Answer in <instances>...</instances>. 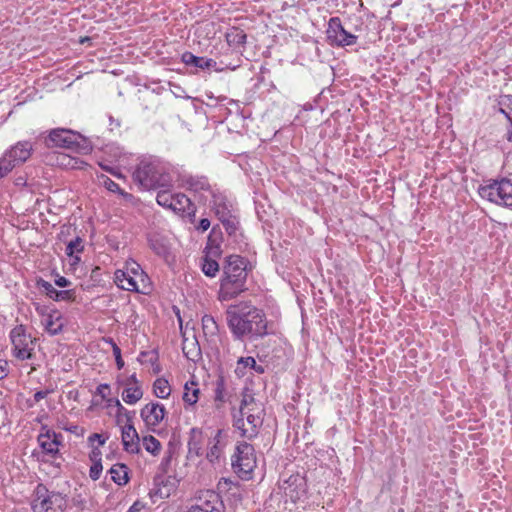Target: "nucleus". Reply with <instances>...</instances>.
Segmentation results:
<instances>
[{
    "label": "nucleus",
    "mask_w": 512,
    "mask_h": 512,
    "mask_svg": "<svg viewBox=\"0 0 512 512\" xmlns=\"http://www.w3.org/2000/svg\"><path fill=\"white\" fill-rule=\"evenodd\" d=\"M227 322L233 334L241 338L245 335L262 337L267 334V323L264 313L252 306H229Z\"/></svg>",
    "instance_id": "f257e3e1"
},
{
    "label": "nucleus",
    "mask_w": 512,
    "mask_h": 512,
    "mask_svg": "<svg viewBox=\"0 0 512 512\" xmlns=\"http://www.w3.org/2000/svg\"><path fill=\"white\" fill-rule=\"evenodd\" d=\"M247 262L239 255L226 258L223 268L224 277L221 279L218 299L221 302L230 301L241 294L246 288Z\"/></svg>",
    "instance_id": "f03ea898"
},
{
    "label": "nucleus",
    "mask_w": 512,
    "mask_h": 512,
    "mask_svg": "<svg viewBox=\"0 0 512 512\" xmlns=\"http://www.w3.org/2000/svg\"><path fill=\"white\" fill-rule=\"evenodd\" d=\"M133 180L145 190L164 187L170 182L169 175L164 172L163 167L150 161H142L138 165L133 173Z\"/></svg>",
    "instance_id": "7ed1b4c3"
},
{
    "label": "nucleus",
    "mask_w": 512,
    "mask_h": 512,
    "mask_svg": "<svg viewBox=\"0 0 512 512\" xmlns=\"http://www.w3.org/2000/svg\"><path fill=\"white\" fill-rule=\"evenodd\" d=\"M45 142L48 147L75 149L81 153H88L91 149L89 144L79 134L67 129L51 131Z\"/></svg>",
    "instance_id": "20e7f679"
},
{
    "label": "nucleus",
    "mask_w": 512,
    "mask_h": 512,
    "mask_svg": "<svg viewBox=\"0 0 512 512\" xmlns=\"http://www.w3.org/2000/svg\"><path fill=\"white\" fill-rule=\"evenodd\" d=\"M479 194L483 199L504 206H512V178L481 186Z\"/></svg>",
    "instance_id": "39448f33"
},
{
    "label": "nucleus",
    "mask_w": 512,
    "mask_h": 512,
    "mask_svg": "<svg viewBox=\"0 0 512 512\" xmlns=\"http://www.w3.org/2000/svg\"><path fill=\"white\" fill-rule=\"evenodd\" d=\"M235 473L242 479H249L256 467V455L254 448L247 442H240L232 460Z\"/></svg>",
    "instance_id": "423d86ee"
},
{
    "label": "nucleus",
    "mask_w": 512,
    "mask_h": 512,
    "mask_svg": "<svg viewBox=\"0 0 512 512\" xmlns=\"http://www.w3.org/2000/svg\"><path fill=\"white\" fill-rule=\"evenodd\" d=\"M32 144L28 141H20L6 151L0 158V177L6 176L15 166L26 162L32 152Z\"/></svg>",
    "instance_id": "0eeeda50"
},
{
    "label": "nucleus",
    "mask_w": 512,
    "mask_h": 512,
    "mask_svg": "<svg viewBox=\"0 0 512 512\" xmlns=\"http://www.w3.org/2000/svg\"><path fill=\"white\" fill-rule=\"evenodd\" d=\"M10 339L13 345V354L17 359L26 360L32 357L33 341L23 325H18L11 330Z\"/></svg>",
    "instance_id": "6e6552de"
},
{
    "label": "nucleus",
    "mask_w": 512,
    "mask_h": 512,
    "mask_svg": "<svg viewBox=\"0 0 512 512\" xmlns=\"http://www.w3.org/2000/svg\"><path fill=\"white\" fill-rule=\"evenodd\" d=\"M187 512H226L221 496L214 491H204L197 498V503L191 505Z\"/></svg>",
    "instance_id": "1a4fd4ad"
},
{
    "label": "nucleus",
    "mask_w": 512,
    "mask_h": 512,
    "mask_svg": "<svg viewBox=\"0 0 512 512\" xmlns=\"http://www.w3.org/2000/svg\"><path fill=\"white\" fill-rule=\"evenodd\" d=\"M327 38L331 44L338 46H349L356 42L357 37L347 32L341 24V21L337 17H333L329 20L327 28Z\"/></svg>",
    "instance_id": "9d476101"
},
{
    "label": "nucleus",
    "mask_w": 512,
    "mask_h": 512,
    "mask_svg": "<svg viewBox=\"0 0 512 512\" xmlns=\"http://www.w3.org/2000/svg\"><path fill=\"white\" fill-rule=\"evenodd\" d=\"M262 423L263 417L259 415H234V427L242 437L247 439H252L258 435Z\"/></svg>",
    "instance_id": "9b49d317"
},
{
    "label": "nucleus",
    "mask_w": 512,
    "mask_h": 512,
    "mask_svg": "<svg viewBox=\"0 0 512 512\" xmlns=\"http://www.w3.org/2000/svg\"><path fill=\"white\" fill-rule=\"evenodd\" d=\"M114 281L116 285L123 290L145 293L139 285V281L142 283L145 281L144 273L131 275L128 271L117 270L114 274Z\"/></svg>",
    "instance_id": "f8f14e48"
},
{
    "label": "nucleus",
    "mask_w": 512,
    "mask_h": 512,
    "mask_svg": "<svg viewBox=\"0 0 512 512\" xmlns=\"http://www.w3.org/2000/svg\"><path fill=\"white\" fill-rule=\"evenodd\" d=\"M166 415L164 405L158 402L146 404L140 411V416L148 427L159 425Z\"/></svg>",
    "instance_id": "ddd939ff"
},
{
    "label": "nucleus",
    "mask_w": 512,
    "mask_h": 512,
    "mask_svg": "<svg viewBox=\"0 0 512 512\" xmlns=\"http://www.w3.org/2000/svg\"><path fill=\"white\" fill-rule=\"evenodd\" d=\"M38 443L44 453L55 456L59 452V446L62 443V435L47 429L45 432L39 434Z\"/></svg>",
    "instance_id": "4468645a"
},
{
    "label": "nucleus",
    "mask_w": 512,
    "mask_h": 512,
    "mask_svg": "<svg viewBox=\"0 0 512 512\" xmlns=\"http://www.w3.org/2000/svg\"><path fill=\"white\" fill-rule=\"evenodd\" d=\"M121 438L126 452L132 454L140 452V437L133 423H126L121 427Z\"/></svg>",
    "instance_id": "2eb2a0df"
},
{
    "label": "nucleus",
    "mask_w": 512,
    "mask_h": 512,
    "mask_svg": "<svg viewBox=\"0 0 512 512\" xmlns=\"http://www.w3.org/2000/svg\"><path fill=\"white\" fill-rule=\"evenodd\" d=\"M176 491V480L167 477L164 479H157L154 488L150 491V497L156 502L157 499L169 498Z\"/></svg>",
    "instance_id": "dca6fc26"
},
{
    "label": "nucleus",
    "mask_w": 512,
    "mask_h": 512,
    "mask_svg": "<svg viewBox=\"0 0 512 512\" xmlns=\"http://www.w3.org/2000/svg\"><path fill=\"white\" fill-rule=\"evenodd\" d=\"M51 492L42 484L37 485L34 498L32 500V509L34 512H47L51 509Z\"/></svg>",
    "instance_id": "f3484780"
},
{
    "label": "nucleus",
    "mask_w": 512,
    "mask_h": 512,
    "mask_svg": "<svg viewBox=\"0 0 512 512\" xmlns=\"http://www.w3.org/2000/svg\"><path fill=\"white\" fill-rule=\"evenodd\" d=\"M250 414L259 415L263 417L264 409L262 407V404L257 402L252 394L244 393L241 400L238 415L247 416Z\"/></svg>",
    "instance_id": "a211bd4d"
},
{
    "label": "nucleus",
    "mask_w": 512,
    "mask_h": 512,
    "mask_svg": "<svg viewBox=\"0 0 512 512\" xmlns=\"http://www.w3.org/2000/svg\"><path fill=\"white\" fill-rule=\"evenodd\" d=\"M41 287L44 289L47 296L55 301H74V290H57L51 283L43 281Z\"/></svg>",
    "instance_id": "6ab92c4d"
},
{
    "label": "nucleus",
    "mask_w": 512,
    "mask_h": 512,
    "mask_svg": "<svg viewBox=\"0 0 512 512\" xmlns=\"http://www.w3.org/2000/svg\"><path fill=\"white\" fill-rule=\"evenodd\" d=\"M182 61L186 65H194L202 70L215 68L217 64L216 61L211 58L198 57L190 52H185L182 55Z\"/></svg>",
    "instance_id": "aec40b11"
},
{
    "label": "nucleus",
    "mask_w": 512,
    "mask_h": 512,
    "mask_svg": "<svg viewBox=\"0 0 512 512\" xmlns=\"http://www.w3.org/2000/svg\"><path fill=\"white\" fill-rule=\"evenodd\" d=\"M42 324L50 335H57L63 328L61 315L57 312L45 315L43 317Z\"/></svg>",
    "instance_id": "412c9836"
},
{
    "label": "nucleus",
    "mask_w": 512,
    "mask_h": 512,
    "mask_svg": "<svg viewBox=\"0 0 512 512\" xmlns=\"http://www.w3.org/2000/svg\"><path fill=\"white\" fill-rule=\"evenodd\" d=\"M151 249L160 257L167 259L170 255V245L168 241L160 236H152L149 239Z\"/></svg>",
    "instance_id": "4be33fe9"
},
{
    "label": "nucleus",
    "mask_w": 512,
    "mask_h": 512,
    "mask_svg": "<svg viewBox=\"0 0 512 512\" xmlns=\"http://www.w3.org/2000/svg\"><path fill=\"white\" fill-rule=\"evenodd\" d=\"M109 473L111 474V479L120 486L127 484L129 481L128 467L124 464H114L110 468Z\"/></svg>",
    "instance_id": "5701e85b"
},
{
    "label": "nucleus",
    "mask_w": 512,
    "mask_h": 512,
    "mask_svg": "<svg viewBox=\"0 0 512 512\" xmlns=\"http://www.w3.org/2000/svg\"><path fill=\"white\" fill-rule=\"evenodd\" d=\"M222 438H223L222 431L218 430L216 435L211 440V442H210L211 446L209 448V451L207 452V458L210 460V462H213V461L219 459V457L222 453L223 447H224Z\"/></svg>",
    "instance_id": "b1692460"
},
{
    "label": "nucleus",
    "mask_w": 512,
    "mask_h": 512,
    "mask_svg": "<svg viewBox=\"0 0 512 512\" xmlns=\"http://www.w3.org/2000/svg\"><path fill=\"white\" fill-rule=\"evenodd\" d=\"M200 390L198 388V384L195 381L187 382L184 385V393H183V401L192 406L197 403L199 398Z\"/></svg>",
    "instance_id": "393cba45"
},
{
    "label": "nucleus",
    "mask_w": 512,
    "mask_h": 512,
    "mask_svg": "<svg viewBox=\"0 0 512 512\" xmlns=\"http://www.w3.org/2000/svg\"><path fill=\"white\" fill-rule=\"evenodd\" d=\"M143 396V391L139 385H135L132 387H127L122 392V399L127 404H135L137 403Z\"/></svg>",
    "instance_id": "a878e982"
},
{
    "label": "nucleus",
    "mask_w": 512,
    "mask_h": 512,
    "mask_svg": "<svg viewBox=\"0 0 512 512\" xmlns=\"http://www.w3.org/2000/svg\"><path fill=\"white\" fill-rule=\"evenodd\" d=\"M57 164L70 169H82L86 163L67 154L57 155Z\"/></svg>",
    "instance_id": "bb28decb"
},
{
    "label": "nucleus",
    "mask_w": 512,
    "mask_h": 512,
    "mask_svg": "<svg viewBox=\"0 0 512 512\" xmlns=\"http://www.w3.org/2000/svg\"><path fill=\"white\" fill-rule=\"evenodd\" d=\"M182 350L185 356L192 361L197 360L200 356V348L197 342L194 340L189 341L187 338H185L183 341Z\"/></svg>",
    "instance_id": "cd10ccee"
},
{
    "label": "nucleus",
    "mask_w": 512,
    "mask_h": 512,
    "mask_svg": "<svg viewBox=\"0 0 512 512\" xmlns=\"http://www.w3.org/2000/svg\"><path fill=\"white\" fill-rule=\"evenodd\" d=\"M143 447L147 452L152 454L153 456H157L161 451V443L158 439H156L152 435L144 436L142 438Z\"/></svg>",
    "instance_id": "c85d7f7f"
},
{
    "label": "nucleus",
    "mask_w": 512,
    "mask_h": 512,
    "mask_svg": "<svg viewBox=\"0 0 512 512\" xmlns=\"http://www.w3.org/2000/svg\"><path fill=\"white\" fill-rule=\"evenodd\" d=\"M154 394L158 398H167L171 393L169 382L164 378H158L153 384Z\"/></svg>",
    "instance_id": "c756f323"
},
{
    "label": "nucleus",
    "mask_w": 512,
    "mask_h": 512,
    "mask_svg": "<svg viewBox=\"0 0 512 512\" xmlns=\"http://www.w3.org/2000/svg\"><path fill=\"white\" fill-rule=\"evenodd\" d=\"M83 248L82 239L80 237H76L67 244L65 251L69 257L74 258V262H77L80 258L75 254L82 252Z\"/></svg>",
    "instance_id": "7c9ffc66"
},
{
    "label": "nucleus",
    "mask_w": 512,
    "mask_h": 512,
    "mask_svg": "<svg viewBox=\"0 0 512 512\" xmlns=\"http://www.w3.org/2000/svg\"><path fill=\"white\" fill-rule=\"evenodd\" d=\"M202 328L206 336H216L218 333V325L215 319L210 315L202 317Z\"/></svg>",
    "instance_id": "2f4dec72"
},
{
    "label": "nucleus",
    "mask_w": 512,
    "mask_h": 512,
    "mask_svg": "<svg viewBox=\"0 0 512 512\" xmlns=\"http://www.w3.org/2000/svg\"><path fill=\"white\" fill-rule=\"evenodd\" d=\"M226 40L229 45L239 46L246 42V34L240 29L233 28L226 34Z\"/></svg>",
    "instance_id": "473e14b6"
},
{
    "label": "nucleus",
    "mask_w": 512,
    "mask_h": 512,
    "mask_svg": "<svg viewBox=\"0 0 512 512\" xmlns=\"http://www.w3.org/2000/svg\"><path fill=\"white\" fill-rule=\"evenodd\" d=\"M202 271L206 276L214 277L219 271V264L208 256L203 258Z\"/></svg>",
    "instance_id": "72a5a7b5"
},
{
    "label": "nucleus",
    "mask_w": 512,
    "mask_h": 512,
    "mask_svg": "<svg viewBox=\"0 0 512 512\" xmlns=\"http://www.w3.org/2000/svg\"><path fill=\"white\" fill-rule=\"evenodd\" d=\"M173 200V205H171L170 209L175 212H184L190 203V200L181 193L175 194Z\"/></svg>",
    "instance_id": "f704fd0d"
},
{
    "label": "nucleus",
    "mask_w": 512,
    "mask_h": 512,
    "mask_svg": "<svg viewBox=\"0 0 512 512\" xmlns=\"http://www.w3.org/2000/svg\"><path fill=\"white\" fill-rule=\"evenodd\" d=\"M225 401V383L223 377H219L215 383V403L216 407L220 408V405Z\"/></svg>",
    "instance_id": "c9c22d12"
},
{
    "label": "nucleus",
    "mask_w": 512,
    "mask_h": 512,
    "mask_svg": "<svg viewBox=\"0 0 512 512\" xmlns=\"http://www.w3.org/2000/svg\"><path fill=\"white\" fill-rule=\"evenodd\" d=\"M500 111L506 116L508 120H512V96L505 95L499 101Z\"/></svg>",
    "instance_id": "e433bc0d"
},
{
    "label": "nucleus",
    "mask_w": 512,
    "mask_h": 512,
    "mask_svg": "<svg viewBox=\"0 0 512 512\" xmlns=\"http://www.w3.org/2000/svg\"><path fill=\"white\" fill-rule=\"evenodd\" d=\"M175 194L171 193L169 190H160L157 193V203L163 207L169 208L173 205V197Z\"/></svg>",
    "instance_id": "4c0bfd02"
},
{
    "label": "nucleus",
    "mask_w": 512,
    "mask_h": 512,
    "mask_svg": "<svg viewBox=\"0 0 512 512\" xmlns=\"http://www.w3.org/2000/svg\"><path fill=\"white\" fill-rule=\"evenodd\" d=\"M255 359L253 357H241L238 359L237 361V367H236V370L235 372L240 375V376H243L245 374V369L247 367L251 368V367H254L255 366Z\"/></svg>",
    "instance_id": "58836bf2"
},
{
    "label": "nucleus",
    "mask_w": 512,
    "mask_h": 512,
    "mask_svg": "<svg viewBox=\"0 0 512 512\" xmlns=\"http://www.w3.org/2000/svg\"><path fill=\"white\" fill-rule=\"evenodd\" d=\"M51 509L63 510L66 507L65 496L59 492H51Z\"/></svg>",
    "instance_id": "ea45409f"
},
{
    "label": "nucleus",
    "mask_w": 512,
    "mask_h": 512,
    "mask_svg": "<svg viewBox=\"0 0 512 512\" xmlns=\"http://www.w3.org/2000/svg\"><path fill=\"white\" fill-rule=\"evenodd\" d=\"M189 185L195 191L208 190L209 189V183H208V181L205 178L191 179L189 181Z\"/></svg>",
    "instance_id": "a19ab883"
},
{
    "label": "nucleus",
    "mask_w": 512,
    "mask_h": 512,
    "mask_svg": "<svg viewBox=\"0 0 512 512\" xmlns=\"http://www.w3.org/2000/svg\"><path fill=\"white\" fill-rule=\"evenodd\" d=\"M116 406H117V414L116 415H121V417H125L126 423H132V418H133L134 412H130L126 408H124L119 400H116Z\"/></svg>",
    "instance_id": "79ce46f5"
},
{
    "label": "nucleus",
    "mask_w": 512,
    "mask_h": 512,
    "mask_svg": "<svg viewBox=\"0 0 512 512\" xmlns=\"http://www.w3.org/2000/svg\"><path fill=\"white\" fill-rule=\"evenodd\" d=\"M110 343L112 344L113 355L115 357L117 368L122 369L124 367V361L121 356V349L113 342L112 339H110Z\"/></svg>",
    "instance_id": "37998d69"
},
{
    "label": "nucleus",
    "mask_w": 512,
    "mask_h": 512,
    "mask_svg": "<svg viewBox=\"0 0 512 512\" xmlns=\"http://www.w3.org/2000/svg\"><path fill=\"white\" fill-rule=\"evenodd\" d=\"M102 464L99 461L93 462L92 466L90 467L89 476L92 480L96 481L99 479L101 472H102Z\"/></svg>",
    "instance_id": "c03bdc74"
},
{
    "label": "nucleus",
    "mask_w": 512,
    "mask_h": 512,
    "mask_svg": "<svg viewBox=\"0 0 512 512\" xmlns=\"http://www.w3.org/2000/svg\"><path fill=\"white\" fill-rule=\"evenodd\" d=\"M125 271H128L131 275H136V273H144L141 270L139 264H137L136 262L127 263Z\"/></svg>",
    "instance_id": "a18cd8bd"
},
{
    "label": "nucleus",
    "mask_w": 512,
    "mask_h": 512,
    "mask_svg": "<svg viewBox=\"0 0 512 512\" xmlns=\"http://www.w3.org/2000/svg\"><path fill=\"white\" fill-rule=\"evenodd\" d=\"M9 372L8 362L6 360L0 359V380L4 379Z\"/></svg>",
    "instance_id": "49530a36"
},
{
    "label": "nucleus",
    "mask_w": 512,
    "mask_h": 512,
    "mask_svg": "<svg viewBox=\"0 0 512 512\" xmlns=\"http://www.w3.org/2000/svg\"><path fill=\"white\" fill-rule=\"evenodd\" d=\"M103 183L109 191L116 192L119 190V185L109 178H105Z\"/></svg>",
    "instance_id": "de8ad7c7"
},
{
    "label": "nucleus",
    "mask_w": 512,
    "mask_h": 512,
    "mask_svg": "<svg viewBox=\"0 0 512 512\" xmlns=\"http://www.w3.org/2000/svg\"><path fill=\"white\" fill-rule=\"evenodd\" d=\"M89 442L93 443L97 441L100 445H104L106 442V438H104L101 434L93 433L88 438Z\"/></svg>",
    "instance_id": "09e8293b"
},
{
    "label": "nucleus",
    "mask_w": 512,
    "mask_h": 512,
    "mask_svg": "<svg viewBox=\"0 0 512 512\" xmlns=\"http://www.w3.org/2000/svg\"><path fill=\"white\" fill-rule=\"evenodd\" d=\"M90 459L92 462H101V451L98 448H93L90 453Z\"/></svg>",
    "instance_id": "8fccbe9b"
},
{
    "label": "nucleus",
    "mask_w": 512,
    "mask_h": 512,
    "mask_svg": "<svg viewBox=\"0 0 512 512\" xmlns=\"http://www.w3.org/2000/svg\"><path fill=\"white\" fill-rule=\"evenodd\" d=\"M55 284L59 287H67L70 285V281L67 278L60 276L55 280Z\"/></svg>",
    "instance_id": "3c124183"
},
{
    "label": "nucleus",
    "mask_w": 512,
    "mask_h": 512,
    "mask_svg": "<svg viewBox=\"0 0 512 512\" xmlns=\"http://www.w3.org/2000/svg\"><path fill=\"white\" fill-rule=\"evenodd\" d=\"M50 393L49 390H45V391H37L35 394H34V401L37 403L39 402L40 400L44 399L48 394Z\"/></svg>",
    "instance_id": "603ef678"
},
{
    "label": "nucleus",
    "mask_w": 512,
    "mask_h": 512,
    "mask_svg": "<svg viewBox=\"0 0 512 512\" xmlns=\"http://www.w3.org/2000/svg\"><path fill=\"white\" fill-rule=\"evenodd\" d=\"M209 227H210V221L206 218L201 219L198 229L204 232V231L208 230Z\"/></svg>",
    "instance_id": "864d4df0"
},
{
    "label": "nucleus",
    "mask_w": 512,
    "mask_h": 512,
    "mask_svg": "<svg viewBox=\"0 0 512 512\" xmlns=\"http://www.w3.org/2000/svg\"><path fill=\"white\" fill-rule=\"evenodd\" d=\"M144 506L140 502H135L128 512H140Z\"/></svg>",
    "instance_id": "5fc2aeb1"
},
{
    "label": "nucleus",
    "mask_w": 512,
    "mask_h": 512,
    "mask_svg": "<svg viewBox=\"0 0 512 512\" xmlns=\"http://www.w3.org/2000/svg\"><path fill=\"white\" fill-rule=\"evenodd\" d=\"M251 368L255 370L258 374H262L265 371L264 367L261 365H257V363H255V366Z\"/></svg>",
    "instance_id": "6e6d98bb"
},
{
    "label": "nucleus",
    "mask_w": 512,
    "mask_h": 512,
    "mask_svg": "<svg viewBox=\"0 0 512 512\" xmlns=\"http://www.w3.org/2000/svg\"><path fill=\"white\" fill-rule=\"evenodd\" d=\"M116 422L118 425L123 426L124 424H126L125 417H121V415H116Z\"/></svg>",
    "instance_id": "4d7b16f0"
},
{
    "label": "nucleus",
    "mask_w": 512,
    "mask_h": 512,
    "mask_svg": "<svg viewBox=\"0 0 512 512\" xmlns=\"http://www.w3.org/2000/svg\"><path fill=\"white\" fill-rule=\"evenodd\" d=\"M102 168H103L104 170H106V171L110 172L112 175H114V176H116V177H120V174H119V173H116V172L114 171V169L109 168V167H106V166H102Z\"/></svg>",
    "instance_id": "13d9d810"
},
{
    "label": "nucleus",
    "mask_w": 512,
    "mask_h": 512,
    "mask_svg": "<svg viewBox=\"0 0 512 512\" xmlns=\"http://www.w3.org/2000/svg\"><path fill=\"white\" fill-rule=\"evenodd\" d=\"M170 460H171V452H168V455H166V456L163 458L162 465H168V463L170 462Z\"/></svg>",
    "instance_id": "bf43d9fd"
},
{
    "label": "nucleus",
    "mask_w": 512,
    "mask_h": 512,
    "mask_svg": "<svg viewBox=\"0 0 512 512\" xmlns=\"http://www.w3.org/2000/svg\"><path fill=\"white\" fill-rule=\"evenodd\" d=\"M128 381H129V382L134 383L135 385H137V383H138V382H137V379H136L135 374H134V375H132V376L128 379Z\"/></svg>",
    "instance_id": "052dcab7"
},
{
    "label": "nucleus",
    "mask_w": 512,
    "mask_h": 512,
    "mask_svg": "<svg viewBox=\"0 0 512 512\" xmlns=\"http://www.w3.org/2000/svg\"><path fill=\"white\" fill-rule=\"evenodd\" d=\"M100 387H101V388H105V389H108V388H109V386H108V385H106V384H105V385H101Z\"/></svg>",
    "instance_id": "680f3d73"
}]
</instances>
